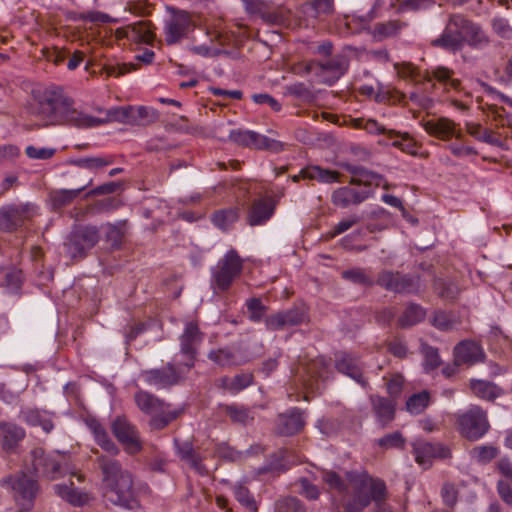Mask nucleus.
Wrapping results in <instances>:
<instances>
[{
  "mask_svg": "<svg viewBox=\"0 0 512 512\" xmlns=\"http://www.w3.org/2000/svg\"><path fill=\"white\" fill-rule=\"evenodd\" d=\"M124 226H125V224H120V225L108 224L106 226V240L112 246H118L121 243L122 238L124 236Z\"/></svg>",
  "mask_w": 512,
  "mask_h": 512,
  "instance_id": "nucleus-60",
  "label": "nucleus"
},
{
  "mask_svg": "<svg viewBox=\"0 0 512 512\" xmlns=\"http://www.w3.org/2000/svg\"><path fill=\"white\" fill-rule=\"evenodd\" d=\"M398 30L399 25L395 21L377 23L373 28V36L383 39L395 35Z\"/></svg>",
  "mask_w": 512,
  "mask_h": 512,
  "instance_id": "nucleus-55",
  "label": "nucleus"
},
{
  "mask_svg": "<svg viewBox=\"0 0 512 512\" xmlns=\"http://www.w3.org/2000/svg\"><path fill=\"white\" fill-rule=\"evenodd\" d=\"M404 378L400 374L393 375L387 382V392L392 398L391 400L397 399L403 390Z\"/></svg>",
  "mask_w": 512,
  "mask_h": 512,
  "instance_id": "nucleus-62",
  "label": "nucleus"
},
{
  "mask_svg": "<svg viewBox=\"0 0 512 512\" xmlns=\"http://www.w3.org/2000/svg\"><path fill=\"white\" fill-rule=\"evenodd\" d=\"M257 132L249 130H231L229 133V139L234 143L255 149L256 146Z\"/></svg>",
  "mask_w": 512,
  "mask_h": 512,
  "instance_id": "nucleus-45",
  "label": "nucleus"
},
{
  "mask_svg": "<svg viewBox=\"0 0 512 512\" xmlns=\"http://www.w3.org/2000/svg\"><path fill=\"white\" fill-rule=\"evenodd\" d=\"M372 411L382 428L387 427L395 418L396 403L381 396H371Z\"/></svg>",
  "mask_w": 512,
  "mask_h": 512,
  "instance_id": "nucleus-23",
  "label": "nucleus"
},
{
  "mask_svg": "<svg viewBox=\"0 0 512 512\" xmlns=\"http://www.w3.org/2000/svg\"><path fill=\"white\" fill-rule=\"evenodd\" d=\"M209 358L221 366L241 365L245 362L244 357L230 349H219L212 351Z\"/></svg>",
  "mask_w": 512,
  "mask_h": 512,
  "instance_id": "nucleus-39",
  "label": "nucleus"
},
{
  "mask_svg": "<svg viewBox=\"0 0 512 512\" xmlns=\"http://www.w3.org/2000/svg\"><path fill=\"white\" fill-rule=\"evenodd\" d=\"M431 396L427 390L411 395L406 401V409L409 413L418 415L430 404Z\"/></svg>",
  "mask_w": 512,
  "mask_h": 512,
  "instance_id": "nucleus-41",
  "label": "nucleus"
},
{
  "mask_svg": "<svg viewBox=\"0 0 512 512\" xmlns=\"http://www.w3.org/2000/svg\"><path fill=\"white\" fill-rule=\"evenodd\" d=\"M158 119L159 113L156 109L147 106H133L130 123L131 126H147L155 123Z\"/></svg>",
  "mask_w": 512,
  "mask_h": 512,
  "instance_id": "nucleus-36",
  "label": "nucleus"
},
{
  "mask_svg": "<svg viewBox=\"0 0 512 512\" xmlns=\"http://www.w3.org/2000/svg\"><path fill=\"white\" fill-rule=\"evenodd\" d=\"M34 215L31 204L7 205L0 209V230L13 232Z\"/></svg>",
  "mask_w": 512,
  "mask_h": 512,
  "instance_id": "nucleus-12",
  "label": "nucleus"
},
{
  "mask_svg": "<svg viewBox=\"0 0 512 512\" xmlns=\"http://www.w3.org/2000/svg\"><path fill=\"white\" fill-rule=\"evenodd\" d=\"M132 105L115 107L106 112L105 118H97L78 111L72 99L65 97L59 90H45L32 106V114L43 126L71 125L77 128H90L109 122L131 125Z\"/></svg>",
  "mask_w": 512,
  "mask_h": 512,
  "instance_id": "nucleus-1",
  "label": "nucleus"
},
{
  "mask_svg": "<svg viewBox=\"0 0 512 512\" xmlns=\"http://www.w3.org/2000/svg\"><path fill=\"white\" fill-rule=\"evenodd\" d=\"M369 505V499L364 496H357L353 493V497L344 503L345 512H363L364 508Z\"/></svg>",
  "mask_w": 512,
  "mask_h": 512,
  "instance_id": "nucleus-63",
  "label": "nucleus"
},
{
  "mask_svg": "<svg viewBox=\"0 0 512 512\" xmlns=\"http://www.w3.org/2000/svg\"><path fill=\"white\" fill-rule=\"evenodd\" d=\"M461 324V317L455 312L437 311L432 320V325L441 331L458 329Z\"/></svg>",
  "mask_w": 512,
  "mask_h": 512,
  "instance_id": "nucleus-34",
  "label": "nucleus"
},
{
  "mask_svg": "<svg viewBox=\"0 0 512 512\" xmlns=\"http://www.w3.org/2000/svg\"><path fill=\"white\" fill-rule=\"evenodd\" d=\"M111 431L127 454L136 455L142 451L140 434L126 417L117 416L111 423Z\"/></svg>",
  "mask_w": 512,
  "mask_h": 512,
  "instance_id": "nucleus-10",
  "label": "nucleus"
},
{
  "mask_svg": "<svg viewBox=\"0 0 512 512\" xmlns=\"http://www.w3.org/2000/svg\"><path fill=\"white\" fill-rule=\"evenodd\" d=\"M242 260L235 250H230L217 264L213 272L212 287L215 293L229 290L242 272Z\"/></svg>",
  "mask_w": 512,
  "mask_h": 512,
  "instance_id": "nucleus-8",
  "label": "nucleus"
},
{
  "mask_svg": "<svg viewBox=\"0 0 512 512\" xmlns=\"http://www.w3.org/2000/svg\"><path fill=\"white\" fill-rule=\"evenodd\" d=\"M342 277L356 284H361L364 286L373 285L372 279L361 268H354L351 270L343 271Z\"/></svg>",
  "mask_w": 512,
  "mask_h": 512,
  "instance_id": "nucleus-52",
  "label": "nucleus"
},
{
  "mask_svg": "<svg viewBox=\"0 0 512 512\" xmlns=\"http://www.w3.org/2000/svg\"><path fill=\"white\" fill-rule=\"evenodd\" d=\"M274 209L275 205L271 199L255 200L248 212V224L250 226H257L265 223L273 215Z\"/></svg>",
  "mask_w": 512,
  "mask_h": 512,
  "instance_id": "nucleus-26",
  "label": "nucleus"
},
{
  "mask_svg": "<svg viewBox=\"0 0 512 512\" xmlns=\"http://www.w3.org/2000/svg\"><path fill=\"white\" fill-rule=\"evenodd\" d=\"M303 178L318 180L323 183L339 182L340 173L334 170L323 169L320 166H307L302 169Z\"/></svg>",
  "mask_w": 512,
  "mask_h": 512,
  "instance_id": "nucleus-37",
  "label": "nucleus"
},
{
  "mask_svg": "<svg viewBox=\"0 0 512 512\" xmlns=\"http://www.w3.org/2000/svg\"><path fill=\"white\" fill-rule=\"evenodd\" d=\"M421 353L424 357V369L426 371H432L438 368L441 364L438 349L432 347L426 343L421 344Z\"/></svg>",
  "mask_w": 512,
  "mask_h": 512,
  "instance_id": "nucleus-47",
  "label": "nucleus"
},
{
  "mask_svg": "<svg viewBox=\"0 0 512 512\" xmlns=\"http://www.w3.org/2000/svg\"><path fill=\"white\" fill-rule=\"evenodd\" d=\"M404 443L405 439L403 435L398 431L387 434L378 440L379 446L385 449L400 448L404 446Z\"/></svg>",
  "mask_w": 512,
  "mask_h": 512,
  "instance_id": "nucleus-58",
  "label": "nucleus"
},
{
  "mask_svg": "<svg viewBox=\"0 0 512 512\" xmlns=\"http://www.w3.org/2000/svg\"><path fill=\"white\" fill-rule=\"evenodd\" d=\"M247 308L250 313V319L258 322L265 315L266 308L258 298H252L247 301Z\"/></svg>",
  "mask_w": 512,
  "mask_h": 512,
  "instance_id": "nucleus-64",
  "label": "nucleus"
},
{
  "mask_svg": "<svg viewBox=\"0 0 512 512\" xmlns=\"http://www.w3.org/2000/svg\"><path fill=\"white\" fill-rule=\"evenodd\" d=\"M452 74L453 71L446 67H438L433 71V77L439 82H443L453 89H458L460 87V81L457 79H452Z\"/></svg>",
  "mask_w": 512,
  "mask_h": 512,
  "instance_id": "nucleus-59",
  "label": "nucleus"
},
{
  "mask_svg": "<svg viewBox=\"0 0 512 512\" xmlns=\"http://www.w3.org/2000/svg\"><path fill=\"white\" fill-rule=\"evenodd\" d=\"M470 388L475 396L487 401H494L502 394L501 388L492 382L484 380H472Z\"/></svg>",
  "mask_w": 512,
  "mask_h": 512,
  "instance_id": "nucleus-33",
  "label": "nucleus"
},
{
  "mask_svg": "<svg viewBox=\"0 0 512 512\" xmlns=\"http://www.w3.org/2000/svg\"><path fill=\"white\" fill-rule=\"evenodd\" d=\"M0 484L13 492V498L21 511H30L33 508L34 501L40 491L39 484L35 479L24 472H17L3 478Z\"/></svg>",
  "mask_w": 512,
  "mask_h": 512,
  "instance_id": "nucleus-5",
  "label": "nucleus"
},
{
  "mask_svg": "<svg viewBox=\"0 0 512 512\" xmlns=\"http://www.w3.org/2000/svg\"><path fill=\"white\" fill-rule=\"evenodd\" d=\"M425 317L424 309L417 304H410L406 307L402 316L398 320V324L402 328L413 326L421 322Z\"/></svg>",
  "mask_w": 512,
  "mask_h": 512,
  "instance_id": "nucleus-42",
  "label": "nucleus"
},
{
  "mask_svg": "<svg viewBox=\"0 0 512 512\" xmlns=\"http://www.w3.org/2000/svg\"><path fill=\"white\" fill-rule=\"evenodd\" d=\"M285 94L298 98L302 101H311L313 99L312 91L302 82L286 86Z\"/></svg>",
  "mask_w": 512,
  "mask_h": 512,
  "instance_id": "nucleus-50",
  "label": "nucleus"
},
{
  "mask_svg": "<svg viewBox=\"0 0 512 512\" xmlns=\"http://www.w3.org/2000/svg\"><path fill=\"white\" fill-rule=\"evenodd\" d=\"M294 485L298 487V492L307 499L316 500L319 497L320 492L317 486L306 478H301Z\"/></svg>",
  "mask_w": 512,
  "mask_h": 512,
  "instance_id": "nucleus-57",
  "label": "nucleus"
},
{
  "mask_svg": "<svg viewBox=\"0 0 512 512\" xmlns=\"http://www.w3.org/2000/svg\"><path fill=\"white\" fill-rule=\"evenodd\" d=\"M456 428L468 441L481 439L490 429L487 412L478 405L456 414Z\"/></svg>",
  "mask_w": 512,
  "mask_h": 512,
  "instance_id": "nucleus-6",
  "label": "nucleus"
},
{
  "mask_svg": "<svg viewBox=\"0 0 512 512\" xmlns=\"http://www.w3.org/2000/svg\"><path fill=\"white\" fill-rule=\"evenodd\" d=\"M466 130L472 137L479 141L495 146L501 145L499 136L493 131L483 128L480 124L468 123Z\"/></svg>",
  "mask_w": 512,
  "mask_h": 512,
  "instance_id": "nucleus-40",
  "label": "nucleus"
},
{
  "mask_svg": "<svg viewBox=\"0 0 512 512\" xmlns=\"http://www.w3.org/2000/svg\"><path fill=\"white\" fill-rule=\"evenodd\" d=\"M141 377L146 384L158 389L175 385L180 381L181 378L180 374L171 364H168L167 366L160 369L142 371Z\"/></svg>",
  "mask_w": 512,
  "mask_h": 512,
  "instance_id": "nucleus-15",
  "label": "nucleus"
},
{
  "mask_svg": "<svg viewBox=\"0 0 512 512\" xmlns=\"http://www.w3.org/2000/svg\"><path fill=\"white\" fill-rule=\"evenodd\" d=\"M218 382L221 388L230 393H238L252 384L253 375L251 373H241L235 375L233 378L222 377Z\"/></svg>",
  "mask_w": 512,
  "mask_h": 512,
  "instance_id": "nucleus-35",
  "label": "nucleus"
},
{
  "mask_svg": "<svg viewBox=\"0 0 512 512\" xmlns=\"http://www.w3.org/2000/svg\"><path fill=\"white\" fill-rule=\"evenodd\" d=\"M414 455L419 465L429 467L433 458H450L451 451L440 443L417 442L414 444Z\"/></svg>",
  "mask_w": 512,
  "mask_h": 512,
  "instance_id": "nucleus-17",
  "label": "nucleus"
},
{
  "mask_svg": "<svg viewBox=\"0 0 512 512\" xmlns=\"http://www.w3.org/2000/svg\"><path fill=\"white\" fill-rule=\"evenodd\" d=\"M239 218V209L238 208H227L223 210L216 211L213 214L212 220L213 223L219 227L220 229H227L233 223H235Z\"/></svg>",
  "mask_w": 512,
  "mask_h": 512,
  "instance_id": "nucleus-43",
  "label": "nucleus"
},
{
  "mask_svg": "<svg viewBox=\"0 0 512 512\" xmlns=\"http://www.w3.org/2000/svg\"><path fill=\"white\" fill-rule=\"evenodd\" d=\"M386 347L388 352L396 358L405 359L408 356V346L401 338L395 337L387 341Z\"/></svg>",
  "mask_w": 512,
  "mask_h": 512,
  "instance_id": "nucleus-53",
  "label": "nucleus"
},
{
  "mask_svg": "<svg viewBox=\"0 0 512 512\" xmlns=\"http://www.w3.org/2000/svg\"><path fill=\"white\" fill-rule=\"evenodd\" d=\"M113 163L112 157H86L78 159L75 164L86 169H100Z\"/></svg>",
  "mask_w": 512,
  "mask_h": 512,
  "instance_id": "nucleus-51",
  "label": "nucleus"
},
{
  "mask_svg": "<svg viewBox=\"0 0 512 512\" xmlns=\"http://www.w3.org/2000/svg\"><path fill=\"white\" fill-rule=\"evenodd\" d=\"M499 454L497 447L493 445L476 446L471 450V456L479 464H488Z\"/></svg>",
  "mask_w": 512,
  "mask_h": 512,
  "instance_id": "nucleus-44",
  "label": "nucleus"
},
{
  "mask_svg": "<svg viewBox=\"0 0 512 512\" xmlns=\"http://www.w3.org/2000/svg\"><path fill=\"white\" fill-rule=\"evenodd\" d=\"M158 414L159 415L152 417V419L150 420V426L153 429L161 430L165 428L171 421L175 420L178 417L179 412H165L164 410L163 412H160Z\"/></svg>",
  "mask_w": 512,
  "mask_h": 512,
  "instance_id": "nucleus-56",
  "label": "nucleus"
},
{
  "mask_svg": "<svg viewBox=\"0 0 512 512\" xmlns=\"http://www.w3.org/2000/svg\"><path fill=\"white\" fill-rule=\"evenodd\" d=\"M276 512H306V509L299 499L288 497L277 502Z\"/></svg>",
  "mask_w": 512,
  "mask_h": 512,
  "instance_id": "nucleus-54",
  "label": "nucleus"
},
{
  "mask_svg": "<svg viewBox=\"0 0 512 512\" xmlns=\"http://www.w3.org/2000/svg\"><path fill=\"white\" fill-rule=\"evenodd\" d=\"M222 412L229 418L232 424L247 426L254 422L253 411L244 406L231 404L221 406Z\"/></svg>",
  "mask_w": 512,
  "mask_h": 512,
  "instance_id": "nucleus-29",
  "label": "nucleus"
},
{
  "mask_svg": "<svg viewBox=\"0 0 512 512\" xmlns=\"http://www.w3.org/2000/svg\"><path fill=\"white\" fill-rule=\"evenodd\" d=\"M55 493L63 500L67 501L73 506H82L89 500L88 494L82 493L77 489L73 488V483L70 485L56 484L54 485Z\"/></svg>",
  "mask_w": 512,
  "mask_h": 512,
  "instance_id": "nucleus-32",
  "label": "nucleus"
},
{
  "mask_svg": "<svg viewBox=\"0 0 512 512\" xmlns=\"http://www.w3.org/2000/svg\"><path fill=\"white\" fill-rule=\"evenodd\" d=\"M124 33L128 39L146 44L152 43L155 38L154 32L152 31V24L147 21H140L128 25Z\"/></svg>",
  "mask_w": 512,
  "mask_h": 512,
  "instance_id": "nucleus-31",
  "label": "nucleus"
},
{
  "mask_svg": "<svg viewBox=\"0 0 512 512\" xmlns=\"http://www.w3.org/2000/svg\"><path fill=\"white\" fill-rule=\"evenodd\" d=\"M308 319L307 312L303 308L294 307L284 312H278L266 319L269 330H281L305 323Z\"/></svg>",
  "mask_w": 512,
  "mask_h": 512,
  "instance_id": "nucleus-16",
  "label": "nucleus"
},
{
  "mask_svg": "<svg viewBox=\"0 0 512 512\" xmlns=\"http://www.w3.org/2000/svg\"><path fill=\"white\" fill-rule=\"evenodd\" d=\"M99 230L95 226H77L68 235L64 243L67 256L71 259H83L87 252L99 241Z\"/></svg>",
  "mask_w": 512,
  "mask_h": 512,
  "instance_id": "nucleus-7",
  "label": "nucleus"
},
{
  "mask_svg": "<svg viewBox=\"0 0 512 512\" xmlns=\"http://www.w3.org/2000/svg\"><path fill=\"white\" fill-rule=\"evenodd\" d=\"M376 283L388 291L395 293L417 294L424 289L418 275L402 274L400 272L383 271Z\"/></svg>",
  "mask_w": 512,
  "mask_h": 512,
  "instance_id": "nucleus-9",
  "label": "nucleus"
},
{
  "mask_svg": "<svg viewBox=\"0 0 512 512\" xmlns=\"http://www.w3.org/2000/svg\"><path fill=\"white\" fill-rule=\"evenodd\" d=\"M490 39L481 26L462 14H451L442 34L430 45L452 53L461 51L465 44L472 48L488 46Z\"/></svg>",
  "mask_w": 512,
  "mask_h": 512,
  "instance_id": "nucleus-3",
  "label": "nucleus"
},
{
  "mask_svg": "<svg viewBox=\"0 0 512 512\" xmlns=\"http://www.w3.org/2000/svg\"><path fill=\"white\" fill-rule=\"evenodd\" d=\"M32 465L34 471L41 477L48 480H56L64 477L66 474L77 476L79 481H83L84 476L78 474L75 468L70 464L69 457L63 453L45 454L42 449H35L32 452Z\"/></svg>",
  "mask_w": 512,
  "mask_h": 512,
  "instance_id": "nucleus-4",
  "label": "nucleus"
},
{
  "mask_svg": "<svg viewBox=\"0 0 512 512\" xmlns=\"http://www.w3.org/2000/svg\"><path fill=\"white\" fill-rule=\"evenodd\" d=\"M285 146L286 144L280 140L257 133L255 149L279 153L285 149Z\"/></svg>",
  "mask_w": 512,
  "mask_h": 512,
  "instance_id": "nucleus-48",
  "label": "nucleus"
},
{
  "mask_svg": "<svg viewBox=\"0 0 512 512\" xmlns=\"http://www.w3.org/2000/svg\"><path fill=\"white\" fill-rule=\"evenodd\" d=\"M21 414L23 419L32 426H40L47 433L53 429L52 420L46 412H41L38 409H26Z\"/></svg>",
  "mask_w": 512,
  "mask_h": 512,
  "instance_id": "nucleus-38",
  "label": "nucleus"
},
{
  "mask_svg": "<svg viewBox=\"0 0 512 512\" xmlns=\"http://www.w3.org/2000/svg\"><path fill=\"white\" fill-rule=\"evenodd\" d=\"M371 195L370 190H359L354 187L344 186L336 189L332 193V203L341 208H347L351 205H359Z\"/></svg>",
  "mask_w": 512,
  "mask_h": 512,
  "instance_id": "nucleus-18",
  "label": "nucleus"
},
{
  "mask_svg": "<svg viewBox=\"0 0 512 512\" xmlns=\"http://www.w3.org/2000/svg\"><path fill=\"white\" fill-rule=\"evenodd\" d=\"M495 471L501 476L499 480L512 482V461L510 458L501 457L495 463Z\"/></svg>",
  "mask_w": 512,
  "mask_h": 512,
  "instance_id": "nucleus-61",
  "label": "nucleus"
},
{
  "mask_svg": "<svg viewBox=\"0 0 512 512\" xmlns=\"http://www.w3.org/2000/svg\"><path fill=\"white\" fill-rule=\"evenodd\" d=\"M423 127L427 133L441 140H449L452 136L462 138V133L456 130V123L448 118L428 120Z\"/></svg>",
  "mask_w": 512,
  "mask_h": 512,
  "instance_id": "nucleus-20",
  "label": "nucleus"
},
{
  "mask_svg": "<svg viewBox=\"0 0 512 512\" xmlns=\"http://www.w3.org/2000/svg\"><path fill=\"white\" fill-rule=\"evenodd\" d=\"M0 436L2 448L7 452H13L25 437V430L11 422H0Z\"/></svg>",
  "mask_w": 512,
  "mask_h": 512,
  "instance_id": "nucleus-22",
  "label": "nucleus"
},
{
  "mask_svg": "<svg viewBox=\"0 0 512 512\" xmlns=\"http://www.w3.org/2000/svg\"><path fill=\"white\" fill-rule=\"evenodd\" d=\"M317 68L323 72H329L331 77L329 84H333L343 76L349 68V58L344 54H337L327 61H317Z\"/></svg>",
  "mask_w": 512,
  "mask_h": 512,
  "instance_id": "nucleus-27",
  "label": "nucleus"
},
{
  "mask_svg": "<svg viewBox=\"0 0 512 512\" xmlns=\"http://www.w3.org/2000/svg\"><path fill=\"white\" fill-rule=\"evenodd\" d=\"M92 452L96 455L95 462L102 474L105 503L133 509L137 499L131 472L123 468L116 458L101 454L96 449H92Z\"/></svg>",
  "mask_w": 512,
  "mask_h": 512,
  "instance_id": "nucleus-2",
  "label": "nucleus"
},
{
  "mask_svg": "<svg viewBox=\"0 0 512 512\" xmlns=\"http://www.w3.org/2000/svg\"><path fill=\"white\" fill-rule=\"evenodd\" d=\"M246 10L250 14L259 15L267 24L290 26V10L279 8L271 11L269 5L261 0H245Z\"/></svg>",
  "mask_w": 512,
  "mask_h": 512,
  "instance_id": "nucleus-13",
  "label": "nucleus"
},
{
  "mask_svg": "<svg viewBox=\"0 0 512 512\" xmlns=\"http://www.w3.org/2000/svg\"><path fill=\"white\" fill-rule=\"evenodd\" d=\"M234 495L236 500L243 505L248 512H257L258 507L254 498L250 495L249 490L243 486L238 485L234 489Z\"/></svg>",
  "mask_w": 512,
  "mask_h": 512,
  "instance_id": "nucleus-49",
  "label": "nucleus"
},
{
  "mask_svg": "<svg viewBox=\"0 0 512 512\" xmlns=\"http://www.w3.org/2000/svg\"><path fill=\"white\" fill-rule=\"evenodd\" d=\"M134 400L138 408L149 415L163 412L166 407V403L163 400L144 390H139L135 394Z\"/></svg>",
  "mask_w": 512,
  "mask_h": 512,
  "instance_id": "nucleus-28",
  "label": "nucleus"
},
{
  "mask_svg": "<svg viewBox=\"0 0 512 512\" xmlns=\"http://www.w3.org/2000/svg\"><path fill=\"white\" fill-rule=\"evenodd\" d=\"M333 11L334 0H309L300 7L296 25L307 28L321 15H329Z\"/></svg>",
  "mask_w": 512,
  "mask_h": 512,
  "instance_id": "nucleus-14",
  "label": "nucleus"
},
{
  "mask_svg": "<svg viewBox=\"0 0 512 512\" xmlns=\"http://www.w3.org/2000/svg\"><path fill=\"white\" fill-rule=\"evenodd\" d=\"M384 182V179L381 175L374 173L372 171L367 170L362 167L361 172L357 177H352L350 180V184L352 185H364V186H380Z\"/></svg>",
  "mask_w": 512,
  "mask_h": 512,
  "instance_id": "nucleus-46",
  "label": "nucleus"
},
{
  "mask_svg": "<svg viewBox=\"0 0 512 512\" xmlns=\"http://www.w3.org/2000/svg\"><path fill=\"white\" fill-rule=\"evenodd\" d=\"M93 180H87L82 186L77 189H61L54 190L50 193V200L54 209H60L71 204L78 195L92 184Z\"/></svg>",
  "mask_w": 512,
  "mask_h": 512,
  "instance_id": "nucleus-30",
  "label": "nucleus"
},
{
  "mask_svg": "<svg viewBox=\"0 0 512 512\" xmlns=\"http://www.w3.org/2000/svg\"><path fill=\"white\" fill-rule=\"evenodd\" d=\"M484 357L483 350L479 344L474 341H462L454 348L455 364H474L482 361Z\"/></svg>",
  "mask_w": 512,
  "mask_h": 512,
  "instance_id": "nucleus-21",
  "label": "nucleus"
},
{
  "mask_svg": "<svg viewBox=\"0 0 512 512\" xmlns=\"http://www.w3.org/2000/svg\"><path fill=\"white\" fill-rule=\"evenodd\" d=\"M87 426L94 435L95 442L97 445L107 452L111 457H114L120 453L119 447L110 438L105 427L96 419H90L87 421Z\"/></svg>",
  "mask_w": 512,
  "mask_h": 512,
  "instance_id": "nucleus-25",
  "label": "nucleus"
},
{
  "mask_svg": "<svg viewBox=\"0 0 512 512\" xmlns=\"http://www.w3.org/2000/svg\"><path fill=\"white\" fill-rule=\"evenodd\" d=\"M305 425V421L298 409H293L277 418L275 431L281 436H291L299 433Z\"/></svg>",
  "mask_w": 512,
  "mask_h": 512,
  "instance_id": "nucleus-19",
  "label": "nucleus"
},
{
  "mask_svg": "<svg viewBox=\"0 0 512 512\" xmlns=\"http://www.w3.org/2000/svg\"><path fill=\"white\" fill-rule=\"evenodd\" d=\"M336 369L340 373L351 377L363 387L367 386V380L363 376L362 368L357 358L345 353L339 354L336 360Z\"/></svg>",
  "mask_w": 512,
  "mask_h": 512,
  "instance_id": "nucleus-24",
  "label": "nucleus"
},
{
  "mask_svg": "<svg viewBox=\"0 0 512 512\" xmlns=\"http://www.w3.org/2000/svg\"><path fill=\"white\" fill-rule=\"evenodd\" d=\"M170 19L165 25V41L169 45L177 44L188 38L192 17L189 12L169 7Z\"/></svg>",
  "mask_w": 512,
  "mask_h": 512,
  "instance_id": "nucleus-11",
  "label": "nucleus"
}]
</instances>
